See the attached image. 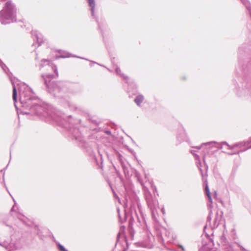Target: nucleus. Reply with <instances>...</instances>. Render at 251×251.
<instances>
[{"label": "nucleus", "mask_w": 251, "mask_h": 251, "mask_svg": "<svg viewBox=\"0 0 251 251\" xmlns=\"http://www.w3.org/2000/svg\"><path fill=\"white\" fill-rule=\"evenodd\" d=\"M115 71H116V73H117V74L120 75V72H121V70H120V69L119 68H117L116 69V70H115Z\"/></svg>", "instance_id": "18"}, {"label": "nucleus", "mask_w": 251, "mask_h": 251, "mask_svg": "<svg viewBox=\"0 0 251 251\" xmlns=\"http://www.w3.org/2000/svg\"><path fill=\"white\" fill-rule=\"evenodd\" d=\"M214 147L219 149L224 150L225 151H226L228 150H234V148H232L233 145L230 146L226 142L217 143L214 142L204 143L201 147H197V149L200 150L201 148H202L207 150H209L210 148H213Z\"/></svg>", "instance_id": "3"}, {"label": "nucleus", "mask_w": 251, "mask_h": 251, "mask_svg": "<svg viewBox=\"0 0 251 251\" xmlns=\"http://www.w3.org/2000/svg\"><path fill=\"white\" fill-rule=\"evenodd\" d=\"M10 247L12 248V250H17L19 249V247L14 245L13 243H11L9 245Z\"/></svg>", "instance_id": "14"}, {"label": "nucleus", "mask_w": 251, "mask_h": 251, "mask_svg": "<svg viewBox=\"0 0 251 251\" xmlns=\"http://www.w3.org/2000/svg\"><path fill=\"white\" fill-rule=\"evenodd\" d=\"M191 152L192 154H193L194 155L195 159L198 160L197 162V163L198 164V165H197L198 167L199 168L200 170L201 171V173H202V170L201 168V163L200 160L199 156L195 153V151L194 150H191Z\"/></svg>", "instance_id": "10"}, {"label": "nucleus", "mask_w": 251, "mask_h": 251, "mask_svg": "<svg viewBox=\"0 0 251 251\" xmlns=\"http://www.w3.org/2000/svg\"><path fill=\"white\" fill-rule=\"evenodd\" d=\"M0 67H1V68L2 69V70L6 73H7V72H6V70H8V69L7 68L6 66L5 65V64H4L2 61L0 60Z\"/></svg>", "instance_id": "13"}, {"label": "nucleus", "mask_w": 251, "mask_h": 251, "mask_svg": "<svg viewBox=\"0 0 251 251\" xmlns=\"http://www.w3.org/2000/svg\"><path fill=\"white\" fill-rule=\"evenodd\" d=\"M147 202H148L149 206L151 207V209L152 210V208L151 207V201H150V200L149 199L147 200Z\"/></svg>", "instance_id": "17"}, {"label": "nucleus", "mask_w": 251, "mask_h": 251, "mask_svg": "<svg viewBox=\"0 0 251 251\" xmlns=\"http://www.w3.org/2000/svg\"><path fill=\"white\" fill-rule=\"evenodd\" d=\"M16 20V8L11 1H8L0 11V22L2 25L13 23Z\"/></svg>", "instance_id": "2"}, {"label": "nucleus", "mask_w": 251, "mask_h": 251, "mask_svg": "<svg viewBox=\"0 0 251 251\" xmlns=\"http://www.w3.org/2000/svg\"><path fill=\"white\" fill-rule=\"evenodd\" d=\"M180 248H181L183 250H184V249H183V247H182V246H180Z\"/></svg>", "instance_id": "23"}, {"label": "nucleus", "mask_w": 251, "mask_h": 251, "mask_svg": "<svg viewBox=\"0 0 251 251\" xmlns=\"http://www.w3.org/2000/svg\"><path fill=\"white\" fill-rule=\"evenodd\" d=\"M70 55H69L68 53H64L63 55L59 56L58 57L65 58V57H69Z\"/></svg>", "instance_id": "15"}, {"label": "nucleus", "mask_w": 251, "mask_h": 251, "mask_svg": "<svg viewBox=\"0 0 251 251\" xmlns=\"http://www.w3.org/2000/svg\"><path fill=\"white\" fill-rule=\"evenodd\" d=\"M161 212H162L163 214H165V209H164V207H162L161 208Z\"/></svg>", "instance_id": "20"}, {"label": "nucleus", "mask_w": 251, "mask_h": 251, "mask_svg": "<svg viewBox=\"0 0 251 251\" xmlns=\"http://www.w3.org/2000/svg\"><path fill=\"white\" fill-rule=\"evenodd\" d=\"M51 117L53 118V119H54L55 118L54 117H52V116H51Z\"/></svg>", "instance_id": "25"}, {"label": "nucleus", "mask_w": 251, "mask_h": 251, "mask_svg": "<svg viewBox=\"0 0 251 251\" xmlns=\"http://www.w3.org/2000/svg\"><path fill=\"white\" fill-rule=\"evenodd\" d=\"M15 207V206L14 205V206H13V207L12 208L11 210H12V211L14 210Z\"/></svg>", "instance_id": "22"}, {"label": "nucleus", "mask_w": 251, "mask_h": 251, "mask_svg": "<svg viewBox=\"0 0 251 251\" xmlns=\"http://www.w3.org/2000/svg\"><path fill=\"white\" fill-rule=\"evenodd\" d=\"M205 159H206V156H205V155H204L203 156V160L204 162H205Z\"/></svg>", "instance_id": "21"}, {"label": "nucleus", "mask_w": 251, "mask_h": 251, "mask_svg": "<svg viewBox=\"0 0 251 251\" xmlns=\"http://www.w3.org/2000/svg\"><path fill=\"white\" fill-rule=\"evenodd\" d=\"M143 100H144V97L142 95H140L136 97L134 101H135V102L139 106L140 105V104L143 102Z\"/></svg>", "instance_id": "11"}, {"label": "nucleus", "mask_w": 251, "mask_h": 251, "mask_svg": "<svg viewBox=\"0 0 251 251\" xmlns=\"http://www.w3.org/2000/svg\"><path fill=\"white\" fill-rule=\"evenodd\" d=\"M209 209V215H211L212 213V211L211 210V204L208 205Z\"/></svg>", "instance_id": "19"}, {"label": "nucleus", "mask_w": 251, "mask_h": 251, "mask_svg": "<svg viewBox=\"0 0 251 251\" xmlns=\"http://www.w3.org/2000/svg\"><path fill=\"white\" fill-rule=\"evenodd\" d=\"M232 148H234V150H236V151L234 152H229V154H234L236 152L239 153L240 151H244L251 148V138L248 141L241 142L233 145Z\"/></svg>", "instance_id": "4"}, {"label": "nucleus", "mask_w": 251, "mask_h": 251, "mask_svg": "<svg viewBox=\"0 0 251 251\" xmlns=\"http://www.w3.org/2000/svg\"><path fill=\"white\" fill-rule=\"evenodd\" d=\"M58 247L60 251H67L65 248L60 244H58Z\"/></svg>", "instance_id": "16"}, {"label": "nucleus", "mask_w": 251, "mask_h": 251, "mask_svg": "<svg viewBox=\"0 0 251 251\" xmlns=\"http://www.w3.org/2000/svg\"><path fill=\"white\" fill-rule=\"evenodd\" d=\"M88 2L89 6L90 7L91 11V15L92 16H95V0H86Z\"/></svg>", "instance_id": "9"}, {"label": "nucleus", "mask_w": 251, "mask_h": 251, "mask_svg": "<svg viewBox=\"0 0 251 251\" xmlns=\"http://www.w3.org/2000/svg\"><path fill=\"white\" fill-rule=\"evenodd\" d=\"M212 244L209 243L207 244L203 245L200 249V251H216L212 248Z\"/></svg>", "instance_id": "8"}, {"label": "nucleus", "mask_w": 251, "mask_h": 251, "mask_svg": "<svg viewBox=\"0 0 251 251\" xmlns=\"http://www.w3.org/2000/svg\"><path fill=\"white\" fill-rule=\"evenodd\" d=\"M42 77L44 79L45 83L46 84L47 87H48L49 92L50 93H53L54 92L59 90V89L57 87L52 88L48 83V79H51L53 77V75H52L45 73L42 75Z\"/></svg>", "instance_id": "6"}, {"label": "nucleus", "mask_w": 251, "mask_h": 251, "mask_svg": "<svg viewBox=\"0 0 251 251\" xmlns=\"http://www.w3.org/2000/svg\"><path fill=\"white\" fill-rule=\"evenodd\" d=\"M118 201H119V202H120V200L119 199H118Z\"/></svg>", "instance_id": "24"}, {"label": "nucleus", "mask_w": 251, "mask_h": 251, "mask_svg": "<svg viewBox=\"0 0 251 251\" xmlns=\"http://www.w3.org/2000/svg\"><path fill=\"white\" fill-rule=\"evenodd\" d=\"M13 86L12 98L14 102L17 101V89L20 95V100L23 107L26 108H29L31 112L35 114H40L43 110V108L32 101L33 93L31 89L25 84L19 83L17 79H11Z\"/></svg>", "instance_id": "1"}, {"label": "nucleus", "mask_w": 251, "mask_h": 251, "mask_svg": "<svg viewBox=\"0 0 251 251\" xmlns=\"http://www.w3.org/2000/svg\"><path fill=\"white\" fill-rule=\"evenodd\" d=\"M31 34L34 40H36L38 44V46H40L45 40L44 39L42 34L37 30H32Z\"/></svg>", "instance_id": "7"}, {"label": "nucleus", "mask_w": 251, "mask_h": 251, "mask_svg": "<svg viewBox=\"0 0 251 251\" xmlns=\"http://www.w3.org/2000/svg\"><path fill=\"white\" fill-rule=\"evenodd\" d=\"M44 64L47 70L54 71L55 73L56 76H58V72L56 66L54 65L50 60L47 59H43L41 60L40 66L43 67L44 66L43 64Z\"/></svg>", "instance_id": "5"}, {"label": "nucleus", "mask_w": 251, "mask_h": 251, "mask_svg": "<svg viewBox=\"0 0 251 251\" xmlns=\"http://www.w3.org/2000/svg\"><path fill=\"white\" fill-rule=\"evenodd\" d=\"M205 192H206V194L208 198H209L210 202H211L212 199H211V197L210 195V191H209V189L207 184H206L205 186Z\"/></svg>", "instance_id": "12"}]
</instances>
